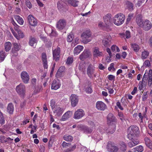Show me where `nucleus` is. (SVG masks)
Listing matches in <instances>:
<instances>
[{
	"label": "nucleus",
	"instance_id": "obj_9",
	"mask_svg": "<svg viewBox=\"0 0 152 152\" xmlns=\"http://www.w3.org/2000/svg\"><path fill=\"white\" fill-rule=\"evenodd\" d=\"M108 151L111 152H117L118 150V147L115 145L114 143L111 142H109L107 145Z\"/></svg>",
	"mask_w": 152,
	"mask_h": 152
},
{
	"label": "nucleus",
	"instance_id": "obj_47",
	"mask_svg": "<svg viewBox=\"0 0 152 152\" xmlns=\"http://www.w3.org/2000/svg\"><path fill=\"white\" fill-rule=\"evenodd\" d=\"M86 126L80 124L77 126V127L79 129L83 131L84 132Z\"/></svg>",
	"mask_w": 152,
	"mask_h": 152
},
{
	"label": "nucleus",
	"instance_id": "obj_59",
	"mask_svg": "<svg viewBox=\"0 0 152 152\" xmlns=\"http://www.w3.org/2000/svg\"><path fill=\"white\" fill-rule=\"evenodd\" d=\"M5 119L3 117V116H2V117H0V124L1 125L4 124L5 123Z\"/></svg>",
	"mask_w": 152,
	"mask_h": 152
},
{
	"label": "nucleus",
	"instance_id": "obj_28",
	"mask_svg": "<svg viewBox=\"0 0 152 152\" xmlns=\"http://www.w3.org/2000/svg\"><path fill=\"white\" fill-rule=\"evenodd\" d=\"M37 42V40L35 38L31 36L30 37L29 44L32 46H35Z\"/></svg>",
	"mask_w": 152,
	"mask_h": 152
},
{
	"label": "nucleus",
	"instance_id": "obj_7",
	"mask_svg": "<svg viewBox=\"0 0 152 152\" xmlns=\"http://www.w3.org/2000/svg\"><path fill=\"white\" fill-rule=\"evenodd\" d=\"M57 7L58 10L61 12H66L68 9L65 2L61 0L57 3Z\"/></svg>",
	"mask_w": 152,
	"mask_h": 152
},
{
	"label": "nucleus",
	"instance_id": "obj_53",
	"mask_svg": "<svg viewBox=\"0 0 152 152\" xmlns=\"http://www.w3.org/2000/svg\"><path fill=\"white\" fill-rule=\"evenodd\" d=\"M56 102L54 100H51L50 101V106L52 109H53L56 107Z\"/></svg>",
	"mask_w": 152,
	"mask_h": 152
},
{
	"label": "nucleus",
	"instance_id": "obj_3",
	"mask_svg": "<svg viewBox=\"0 0 152 152\" xmlns=\"http://www.w3.org/2000/svg\"><path fill=\"white\" fill-rule=\"evenodd\" d=\"M81 41L86 44L90 42L92 39L91 34L90 30H87L84 32L81 36Z\"/></svg>",
	"mask_w": 152,
	"mask_h": 152
},
{
	"label": "nucleus",
	"instance_id": "obj_33",
	"mask_svg": "<svg viewBox=\"0 0 152 152\" xmlns=\"http://www.w3.org/2000/svg\"><path fill=\"white\" fill-rule=\"evenodd\" d=\"M14 17L18 23L20 25H23V24L24 20L23 18L19 15H16Z\"/></svg>",
	"mask_w": 152,
	"mask_h": 152
},
{
	"label": "nucleus",
	"instance_id": "obj_1",
	"mask_svg": "<svg viewBox=\"0 0 152 152\" xmlns=\"http://www.w3.org/2000/svg\"><path fill=\"white\" fill-rule=\"evenodd\" d=\"M138 127L135 125L132 126L128 129V138L129 139H132L133 137L136 136L139 133Z\"/></svg>",
	"mask_w": 152,
	"mask_h": 152
},
{
	"label": "nucleus",
	"instance_id": "obj_51",
	"mask_svg": "<svg viewBox=\"0 0 152 152\" xmlns=\"http://www.w3.org/2000/svg\"><path fill=\"white\" fill-rule=\"evenodd\" d=\"M74 38V36L72 34H70L67 36V40L69 42H71Z\"/></svg>",
	"mask_w": 152,
	"mask_h": 152
},
{
	"label": "nucleus",
	"instance_id": "obj_32",
	"mask_svg": "<svg viewBox=\"0 0 152 152\" xmlns=\"http://www.w3.org/2000/svg\"><path fill=\"white\" fill-rule=\"evenodd\" d=\"M145 141L146 145L150 149H152V141L148 137H145Z\"/></svg>",
	"mask_w": 152,
	"mask_h": 152
},
{
	"label": "nucleus",
	"instance_id": "obj_61",
	"mask_svg": "<svg viewBox=\"0 0 152 152\" xmlns=\"http://www.w3.org/2000/svg\"><path fill=\"white\" fill-rule=\"evenodd\" d=\"M142 81H140L139 82L138 86H139V88L141 90L143 88V84Z\"/></svg>",
	"mask_w": 152,
	"mask_h": 152
},
{
	"label": "nucleus",
	"instance_id": "obj_10",
	"mask_svg": "<svg viewBox=\"0 0 152 152\" xmlns=\"http://www.w3.org/2000/svg\"><path fill=\"white\" fill-rule=\"evenodd\" d=\"M85 115V113L84 110L81 109H79L75 112L73 118L76 119H79L81 118Z\"/></svg>",
	"mask_w": 152,
	"mask_h": 152
},
{
	"label": "nucleus",
	"instance_id": "obj_31",
	"mask_svg": "<svg viewBox=\"0 0 152 152\" xmlns=\"http://www.w3.org/2000/svg\"><path fill=\"white\" fill-rule=\"evenodd\" d=\"M115 130V125H113L112 126H111L110 127V126L109 129L106 131V132L108 134H113Z\"/></svg>",
	"mask_w": 152,
	"mask_h": 152
},
{
	"label": "nucleus",
	"instance_id": "obj_5",
	"mask_svg": "<svg viewBox=\"0 0 152 152\" xmlns=\"http://www.w3.org/2000/svg\"><path fill=\"white\" fill-rule=\"evenodd\" d=\"M17 93L21 96H23L26 91L25 86L23 83H21L16 87Z\"/></svg>",
	"mask_w": 152,
	"mask_h": 152
},
{
	"label": "nucleus",
	"instance_id": "obj_11",
	"mask_svg": "<svg viewBox=\"0 0 152 152\" xmlns=\"http://www.w3.org/2000/svg\"><path fill=\"white\" fill-rule=\"evenodd\" d=\"M152 27V23L151 21L148 20H144L142 28L145 31L149 30Z\"/></svg>",
	"mask_w": 152,
	"mask_h": 152
},
{
	"label": "nucleus",
	"instance_id": "obj_44",
	"mask_svg": "<svg viewBox=\"0 0 152 152\" xmlns=\"http://www.w3.org/2000/svg\"><path fill=\"white\" fill-rule=\"evenodd\" d=\"M93 129L92 128L86 126L84 132L87 134H89L91 133Z\"/></svg>",
	"mask_w": 152,
	"mask_h": 152
},
{
	"label": "nucleus",
	"instance_id": "obj_23",
	"mask_svg": "<svg viewBox=\"0 0 152 152\" xmlns=\"http://www.w3.org/2000/svg\"><path fill=\"white\" fill-rule=\"evenodd\" d=\"M136 21L138 26L142 27L144 21L142 20L141 15H138L137 16Z\"/></svg>",
	"mask_w": 152,
	"mask_h": 152
},
{
	"label": "nucleus",
	"instance_id": "obj_22",
	"mask_svg": "<svg viewBox=\"0 0 152 152\" xmlns=\"http://www.w3.org/2000/svg\"><path fill=\"white\" fill-rule=\"evenodd\" d=\"M83 49V46L78 45L75 47L74 49L73 52L75 55H77Z\"/></svg>",
	"mask_w": 152,
	"mask_h": 152
},
{
	"label": "nucleus",
	"instance_id": "obj_54",
	"mask_svg": "<svg viewBox=\"0 0 152 152\" xmlns=\"http://www.w3.org/2000/svg\"><path fill=\"white\" fill-rule=\"evenodd\" d=\"M26 6L29 8H31L32 7V5L30 1L28 0H26Z\"/></svg>",
	"mask_w": 152,
	"mask_h": 152
},
{
	"label": "nucleus",
	"instance_id": "obj_13",
	"mask_svg": "<svg viewBox=\"0 0 152 152\" xmlns=\"http://www.w3.org/2000/svg\"><path fill=\"white\" fill-rule=\"evenodd\" d=\"M96 108L99 110L104 111L106 108V105L102 101H97L96 104Z\"/></svg>",
	"mask_w": 152,
	"mask_h": 152
},
{
	"label": "nucleus",
	"instance_id": "obj_12",
	"mask_svg": "<svg viewBox=\"0 0 152 152\" xmlns=\"http://www.w3.org/2000/svg\"><path fill=\"white\" fill-rule=\"evenodd\" d=\"M71 105L73 107H75L78 102V97L76 95L72 94L70 97Z\"/></svg>",
	"mask_w": 152,
	"mask_h": 152
},
{
	"label": "nucleus",
	"instance_id": "obj_19",
	"mask_svg": "<svg viewBox=\"0 0 152 152\" xmlns=\"http://www.w3.org/2000/svg\"><path fill=\"white\" fill-rule=\"evenodd\" d=\"M93 54L94 57H98L102 56L103 54L102 51H100L99 48L96 47L93 49Z\"/></svg>",
	"mask_w": 152,
	"mask_h": 152
},
{
	"label": "nucleus",
	"instance_id": "obj_6",
	"mask_svg": "<svg viewBox=\"0 0 152 152\" xmlns=\"http://www.w3.org/2000/svg\"><path fill=\"white\" fill-rule=\"evenodd\" d=\"M60 52L61 49L58 46H57L56 48L54 49L53 48V59L56 61L59 60Z\"/></svg>",
	"mask_w": 152,
	"mask_h": 152
},
{
	"label": "nucleus",
	"instance_id": "obj_63",
	"mask_svg": "<svg viewBox=\"0 0 152 152\" xmlns=\"http://www.w3.org/2000/svg\"><path fill=\"white\" fill-rule=\"evenodd\" d=\"M133 142L131 140L128 143V145L130 148H132L135 146Z\"/></svg>",
	"mask_w": 152,
	"mask_h": 152
},
{
	"label": "nucleus",
	"instance_id": "obj_35",
	"mask_svg": "<svg viewBox=\"0 0 152 152\" xmlns=\"http://www.w3.org/2000/svg\"><path fill=\"white\" fill-rule=\"evenodd\" d=\"M54 113H56L58 116H60L62 113V111L61 108L59 107H57L53 111Z\"/></svg>",
	"mask_w": 152,
	"mask_h": 152
},
{
	"label": "nucleus",
	"instance_id": "obj_38",
	"mask_svg": "<svg viewBox=\"0 0 152 152\" xmlns=\"http://www.w3.org/2000/svg\"><path fill=\"white\" fill-rule=\"evenodd\" d=\"M77 145L76 144H74L69 148L64 150V152H71L73 151L76 148Z\"/></svg>",
	"mask_w": 152,
	"mask_h": 152
},
{
	"label": "nucleus",
	"instance_id": "obj_16",
	"mask_svg": "<svg viewBox=\"0 0 152 152\" xmlns=\"http://www.w3.org/2000/svg\"><path fill=\"white\" fill-rule=\"evenodd\" d=\"M1 142L2 143H11L13 140V139H11L10 137H6L4 136H0Z\"/></svg>",
	"mask_w": 152,
	"mask_h": 152
},
{
	"label": "nucleus",
	"instance_id": "obj_37",
	"mask_svg": "<svg viewBox=\"0 0 152 152\" xmlns=\"http://www.w3.org/2000/svg\"><path fill=\"white\" fill-rule=\"evenodd\" d=\"M110 40L107 38H104L102 40V44L105 47H108L110 45Z\"/></svg>",
	"mask_w": 152,
	"mask_h": 152
},
{
	"label": "nucleus",
	"instance_id": "obj_40",
	"mask_svg": "<svg viewBox=\"0 0 152 152\" xmlns=\"http://www.w3.org/2000/svg\"><path fill=\"white\" fill-rule=\"evenodd\" d=\"M63 138L66 141L72 142L73 139V137L71 135H65L64 136Z\"/></svg>",
	"mask_w": 152,
	"mask_h": 152
},
{
	"label": "nucleus",
	"instance_id": "obj_8",
	"mask_svg": "<svg viewBox=\"0 0 152 152\" xmlns=\"http://www.w3.org/2000/svg\"><path fill=\"white\" fill-rule=\"evenodd\" d=\"M13 46L12 50V54L13 56H17L18 55L17 52L20 49V44L16 42L13 43Z\"/></svg>",
	"mask_w": 152,
	"mask_h": 152
},
{
	"label": "nucleus",
	"instance_id": "obj_55",
	"mask_svg": "<svg viewBox=\"0 0 152 152\" xmlns=\"http://www.w3.org/2000/svg\"><path fill=\"white\" fill-rule=\"evenodd\" d=\"M71 145V143H67L65 141H63L62 144V146L63 148L66 147H69Z\"/></svg>",
	"mask_w": 152,
	"mask_h": 152
},
{
	"label": "nucleus",
	"instance_id": "obj_39",
	"mask_svg": "<svg viewBox=\"0 0 152 152\" xmlns=\"http://www.w3.org/2000/svg\"><path fill=\"white\" fill-rule=\"evenodd\" d=\"M118 115L119 117H120V119L122 121H126V120H128V119L124 115L123 113L121 112H120L118 113Z\"/></svg>",
	"mask_w": 152,
	"mask_h": 152
},
{
	"label": "nucleus",
	"instance_id": "obj_52",
	"mask_svg": "<svg viewBox=\"0 0 152 152\" xmlns=\"http://www.w3.org/2000/svg\"><path fill=\"white\" fill-rule=\"evenodd\" d=\"M42 86L41 85H38L35 88L34 91L36 93H39L42 89Z\"/></svg>",
	"mask_w": 152,
	"mask_h": 152
},
{
	"label": "nucleus",
	"instance_id": "obj_43",
	"mask_svg": "<svg viewBox=\"0 0 152 152\" xmlns=\"http://www.w3.org/2000/svg\"><path fill=\"white\" fill-rule=\"evenodd\" d=\"M126 4L127 7L130 11H132L133 10V6L132 3L129 1H127L126 3Z\"/></svg>",
	"mask_w": 152,
	"mask_h": 152
},
{
	"label": "nucleus",
	"instance_id": "obj_24",
	"mask_svg": "<svg viewBox=\"0 0 152 152\" xmlns=\"http://www.w3.org/2000/svg\"><path fill=\"white\" fill-rule=\"evenodd\" d=\"M104 21L107 25H108L110 23L111 19V15L108 14L103 17Z\"/></svg>",
	"mask_w": 152,
	"mask_h": 152
},
{
	"label": "nucleus",
	"instance_id": "obj_42",
	"mask_svg": "<svg viewBox=\"0 0 152 152\" xmlns=\"http://www.w3.org/2000/svg\"><path fill=\"white\" fill-rule=\"evenodd\" d=\"M149 54V53L147 51H144L142 52L141 58L142 59L146 58Z\"/></svg>",
	"mask_w": 152,
	"mask_h": 152
},
{
	"label": "nucleus",
	"instance_id": "obj_57",
	"mask_svg": "<svg viewBox=\"0 0 152 152\" xmlns=\"http://www.w3.org/2000/svg\"><path fill=\"white\" fill-rule=\"evenodd\" d=\"M132 141L133 142V143H134V145H136L137 144H138L139 142V141L137 139H133V137L132 139H131Z\"/></svg>",
	"mask_w": 152,
	"mask_h": 152
},
{
	"label": "nucleus",
	"instance_id": "obj_45",
	"mask_svg": "<svg viewBox=\"0 0 152 152\" xmlns=\"http://www.w3.org/2000/svg\"><path fill=\"white\" fill-rule=\"evenodd\" d=\"M121 150L123 151H125L126 150V146L125 143L124 142H121L120 143Z\"/></svg>",
	"mask_w": 152,
	"mask_h": 152
},
{
	"label": "nucleus",
	"instance_id": "obj_2",
	"mask_svg": "<svg viewBox=\"0 0 152 152\" xmlns=\"http://www.w3.org/2000/svg\"><path fill=\"white\" fill-rule=\"evenodd\" d=\"M125 19L124 15L122 13H120L115 16L113 18V21L115 25L119 26L124 22Z\"/></svg>",
	"mask_w": 152,
	"mask_h": 152
},
{
	"label": "nucleus",
	"instance_id": "obj_14",
	"mask_svg": "<svg viewBox=\"0 0 152 152\" xmlns=\"http://www.w3.org/2000/svg\"><path fill=\"white\" fill-rule=\"evenodd\" d=\"M21 77L23 82L25 83H28L29 79V76L28 73L25 71H23L21 74Z\"/></svg>",
	"mask_w": 152,
	"mask_h": 152
},
{
	"label": "nucleus",
	"instance_id": "obj_26",
	"mask_svg": "<svg viewBox=\"0 0 152 152\" xmlns=\"http://www.w3.org/2000/svg\"><path fill=\"white\" fill-rule=\"evenodd\" d=\"M72 113L70 111L66 112L62 116L61 120V121H66L68 118L70 117Z\"/></svg>",
	"mask_w": 152,
	"mask_h": 152
},
{
	"label": "nucleus",
	"instance_id": "obj_27",
	"mask_svg": "<svg viewBox=\"0 0 152 152\" xmlns=\"http://www.w3.org/2000/svg\"><path fill=\"white\" fill-rule=\"evenodd\" d=\"M68 4L74 7H77L78 6L79 1L77 0H66Z\"/></svg>",
	"mask_w": 152,
	"mask_h": 152
},
{
	"label": "nucleus",
	"instance_id": "obj_4",
	"mask_svg": "<svg viewBox=\"0 0 152 152\" xmlns=\"http://www.w3.org/2000/svg\"><path fill=\"white\" fill-rule=\"evenodd\" d=\"M87 74L90 78H92L93 77L96 76L95 67L91 64H89L87 67Z\"/></svg>",
	"mask_w": 152,
	"mask_h": 152
},
{
	"label": "nucleus",
	"instance_id": "obj_48",
	"mask_svg": "<svg viewBox=\"0 0 152 152\" xmlns=\"http://www.w3.org/2000/svg\"><path fill=\"white\" fill-rule=\"evenodd\" d=\"M73 62V58L71 57H69L66 62V64H70Z\"/></svg>",
	"mask_w": 152,
	"mask_h": 152
},
{
	"label": "nucleus",
	"instance_id": "obj_20",
	"mask_svg": "<svg viewBox=\"0 0 152 152\" xmlns=\"http://www.w3.org/2000/svg\"><path fill=\"white\" fill-rule=\"evenodd\" d=\"M41 57L44 68L47 69L48 68V65L47 56L46 53H42L41 55Z\"/></svg>",
	"mask_w": 152,
	"mask_h": 152
},
{
	"label": "nucleus",
	"instance_id": "obj_18",
	"mask_svg": "<svg viewBox=\"0 0 152 152\" xmlns=\"http://www.w3.org/2000/svg\"><path fill=\"white\" fill-rule=\"evenodd\" d=\"M66 24V22L64 19H61L58 22L57 27L60 29H62L65 27Z\"/></svg>",
	"mask_w": 152,
	"mask_h": 152
},
{
	"label": "nucleus",
	"instance_id": "obj_64",
	"mask_svg": "<svg viewBox=\"0 0 152 152\" xmlns=\"http://www.w3.org/2000/svg\"><path fill=\"white\" fill-rule=\"evenodd\" d=\"M148 83L149 86H151L152 85V77H148Z\"/></svg>",
	"mask_w": 152,
	"mask_h": 152
},
{
	"label": "nucleus",
	"instance_id": "obj_41",
	"mask_svg": "<svg viewBox=\"0 0 152 152\" xmlns=\"http://www.w3.org/2000/svg\"><path fill=\"white\" fill-rule=\"evenodd\" d=\"M131 46L133 50L135 52H137L140 49L139 45L136 44H132Z\"/></svg>",
	"mask_w": 152,
	"mask_h": 152
},
{
	"label": "nucleus",
	"instance_id": "obj_46",
	"mask_svg": "<svg viewBox=\"0 0 152 152\" xmlns=\"http://www.w3.org/2000/svg\"><path fill=\"white\" fill-rule=\"evenodd\" d=\"M15 31L17 32L19 37L20 38H23L24 36L23 32L21 31L18 28H15Z\"/></svg>",
	"mask_w": 152,
	"mask_h": 152
},
{
	"label": "nucleus",
	"instance_id": "obj_58",
	"mask_svg": "<svg viewBox=\"0 0 152 152\" xmlns=\"http://www.w3.org/2000/svg\"><path fill=\"white\" fill-rule=\"evenodd\" d=\"M115 77L112 75H109L107 76V78L110 80H115Z\"/></svg>",
	"mask_w": 152,
	"mask_h": 152
},
{
	"label": "nucleus",
	"instance_id": "obj_60",
	"mask_svg": "<svg viewBox=\"0 0 152 152\" xmlns=\"http://www.w3.org/2000/svg\"><path fill=\"white\" fill-rule=\"evenodd\" d=\"M65 70V67L64 66H62L60 67L58 71H60L64 73Z\"/></svg>",
	"mask_w": 152,
	"mask_h": 152
},
{
	"label": "nucleus",
	"instance_id": "obj_15",
	"mask_svg": "<svg viewBox=\"0 0 152 152\" xmlns=\"http://www.w3.org/2000/svg\"><path fill=\"white\" fill-rule=\"evenodd\" d=\"M28 21L30 24L32 26H36L37 24V22L36 19L31 15H29L27 17Z\"/></svg>",
	"mask_w": 152,
	"mask_h": 152
},
{
	"label": "nucleus",
	"instance_id": "obj_17",
	"mask_svg": "<svg viewBox=\"0 0 152 152\" xmlns=\"http://www.w3.org/2000/svg\"><path fill=\"white\" fill-rule=\"evenodd\" d=\"M61 85L60 83L59 80H54L51 84V88L52 89L56 90L58 89L60 87Z\"/></svg>",
	"mask_w": 152,
	"mask_h": 152
},
{
	"label": "nucleus",
	"instance_id": "obj_30",
	"mask_svg": "<svg viewBox=\"0 0 152 152\" xmlns=\"http://www.w3.org/2000/svg\"><path fill=\"white\" fill-rule=\"evenodd\" d=\"M4 49L6 52H8L11 49L12 44L10 42H6L4 44Z\"/></svg>",
	"mask_w": 152,
	"mask_h": 152
},
{
	"label": "nucleus",
	"instance_id": "obj_36",
	"mask_svg": "<svg viewBox=\"0 0 152 152\" xmlns=\"http://www.w3.org/2000/svg\"><path fill=\"white\" fill-rule=\"evenodd\" d=\"M6 56V55L5 52L3 50L1 51L0 52V62L3 61Z\"/></svg>",
	"mask_w": 152,
	"mask_h": 152
},
{
	"label": "nucleus",
	"instance_id": "obj_29",
	"mask_svg": "<svg viewBox=\"0 0 152 152\" xmlns=\"http://www.w3.org/2000/svg\"><path fill=\"white\" fill-rule=\"evenodd\" d=\"M14 107L13 104L12 103L8 104L7 107V111L10 114H12L14 111Z\"/></svg>",
	"mask_w": 152,
	"mask_h": 152
},
{
	"label": "nucleus",
	"instance_id": "obj_34",
	"mask_svg": "<svg viewBox=\"0 0 152 152\" xmlns=\"http://www.w3.org/2000/svg\"><path fill=\"white\" fill-rule=\"evenodd\" d=\"M132 150L134 152L137 151L138 152H142L143 150V147L140 145L132 149Z\"/></svg>",
	"mask_w": 152,
	"mask_h": 152
},
{
	"label": "nucleus",
	"instance_id": "obj_62",
	"mask_svg": "<svg viewBox=\"0 0 152 152\" xmlns=\"http://www.w3.org/2000/svg\"><path fill=\"white\" fill-rule=\"evenodd\" d=\"M51 34L52 36H56L57 35V33L55 30L52 29Z\"/></svg>",
	"mask_w": 152,
	"mask_h": 152
},
{
	"label": "nucleus",
	"instance_id": "obj_50",
	"mask_svg": "<svg viewBox=\"0 0 152 152\" xmlns=\"http://www.w3.org/2000/svg\"><path fill=\"white\" fill-rule=\"evenodd\" d=\"M64 75V73L61 72L60 71H57L56 74V77L57 78H59L62 77Z\"/></svg>",
	"mask_w": 152,
	"mask_h": 152
},
{
	"label": "nucleus",
	"instance_id": "obj_56",
	"mask_svg": "<svg viewBox=\"0 0 152 152\" xmlns=\"http://www.w3.org/2000/svg\"><path fill=\"white\" fill-rule=\"evenodd\" d=\"M86 91L88 93L91 94L92 92V90L91 87H88L86 89Z\"/></svg>",
	"mask_w": 152,
	"mask_h": 152
},
{
	"label": "nucleus",
	"instance_id": "obj_25",
	"mask_svg": "<svg viewBox=\"0 0 152 152\" xmlns=\"http://www.w3.org/2000/svg\"><path fill=\"white\" fill-rule=\"evenodd\" d=\"M107 119L108 123H110L112 122H115L116 120L115 117L111 113H110L108 114L107 117Z\"/></svg>",
	"mask_w": 152,
	"mask_h": 152
},
{
	"label": "nucleus",
	"instance_id": "obj_49",
	"mask_svg": "<svg viewBox=\"0 0 152 152\" xmlns=\"http://www.w3.org/2000/svg\"><path fill=\"white\" fill-rule=\"evenodd\" d=\"M134 14L130 13L129 14L127 19V23H129L130 21L132 18L133 17Z\"/></svg>",
	"mask_w": 152,
	"mask_h": 152
},
{
	"label": "nucleus",
	"instance_id": "obj_21",
	"mask_svg": "<svg viewBox=\"0 0 152 152\" xmlns=\"http://www.w3.org/2000/svg\"><path fill=\"white\" fill-rule=\"evenodd\" d=\"M89 52L88 50H84V51L79 56L80 59L82 61L88 58L89 56Z\"/></svg>",
	"mask_w": 152,
	"mask_h": 152
}]
</instances>
